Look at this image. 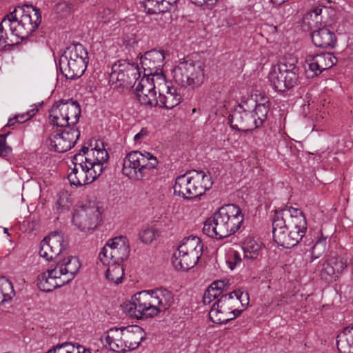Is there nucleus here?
I'll use <instances>...</instances> for the list:
<instances>
[{
    "instance_id": "nucleus-1",
    "label": "nucleus",
    "mask_w": 353,
    "mask_h": 353,
    "mask_svg": "<svg viewBox=\"0 0 353 353\" xmlns=\"http://www.w3.org/2000/svg\"><path fill=\"white\" fill-rule=\"evenodd\" d=\"M41 21L39 9L32 5L16 7L0 23V50L13 46L27 39Z\"/></svg>"
},
{
    "instance_id": "nucleus-2",
    "label": "nucleus",
    "mask_w": 353,
    "mask_h": 353,
    "mask_svg": "<svg viewBox=\"0 0 353 353\" xmlns=\"http://www.w3.org/2000/svg\"><path fill=\"white\" fill-rule=\"evenodd\" d=\"M172 293L163 288L143 290L136 293L124 305V312L131 317L148 319L157 316L174 303Z\"/></svg>"
},
{
    "instance_id": "nucleus-3",
    "label": "nucleus",
    "mask_w": 353,
    "mask_h": 353,
    "mask_svg": "<svg viewBox=\"0 0 353 353\" xmlns=\"http://www.w3.org/2000/svg\"><path fill=\"white\" fill-rule=\"evenodd\" d=\"M243 221V214L239 206L225 205L206 219L203 232L209 237L221 239L238 231Z\"/></svg>"
},
{
    "instance_id": "nucleus-4",
    "label": "nucleus",
    "mask_w": 353,
    "mask_h": 353,
    "mask_svg": "<svg viewBox=\"0 0 353 353\" xmlns=\"http://www.w3.org/2000/svg\"><path fill=\"white\" fill-rule=\"evenodd\" d=\"M81 266L77 257L70 255L65 256L57 261L54 268L48 269L37 276V285L43 292H52L72 281Z\"/></svg>"
},
{
    "instance_id": "nucleus-5",
    "label": "nucleus",
    "mask_w": 353,
    "mask_h": 353,
    "mask_svg": "<svg viewBox=\"0 0 353 353\" xmlns=\"http://www.w3.org/2000/svg\"><path fill=\"white\" fill-rule=\"evenodd\" d=\"M249 294L240 290L221 295L211 307L209 319L214 323L224 324L239 316L243 309L239 305L246 307L249 305Z\"/></svg>"
},
{
    "instance_id": "nucleus-6",
    "label": "nucleus",
    "mask_w": 353,
    "mask_h": 353,
    "mask_svg": "<svg viewBox=\"0 0 353 353\" xmlns=\"http://www.w3.org/2000/svg\"><path fill=\"white\" fill-rule=\"evenodd\" d=\"M213 184L210 174L192 170L177 176L173 187L174 195L184 199L197 198L210 190Z\"/></svg>"
},
{
    "instance_id": "nucleus-7",
    "label": "nucleus",
    "mask_w": 353,
    "mask_h": 353,
    "mask_svg": "<svg viewBox=\"0 0 353 353\" xmlns=\"http://www.w3.org/2000/svg\"><path fill=\"white\" fill-rule=\"evenodd\" d=\"M159 161L152 154L139 151L128 152L123 159L122 173L133 181H141L157 168Z\"/></svg>"
},
{
    "instance_id": "nucleus-8",
    "label": "nucleus",
    "mask_w": 353,
    "mask_h": 353,
    "mask_svg": "<svg viewBox=\"0 0 353 353\" xmlns=\"http://www.w3.org/2000/svg\"><path fill=\"white\" fill-rule=\"evenodd\" d=\"M88 60L86 48L79 43H72L60 57V70L66 79H78L85 72Z\"/></svg>"
},
{
    "instance_id": "nucleus-9",
    "label": "nucleus",
    "mask_w": 353,
    "mask_h": 353,
    "mask_svg": "<svg viewBox=\"0 0 353 353\" xmlns=\"http://www.w3.org/2000/svg\"><path fill=\"white\" fill-rule=\"evenodd\" d=\"M205 64L199 61L180 60L173 70V77L181 87L195 90L205 80Z\"/></svg>"
},
{
    "instance_id": "nucleus-10",
    "label": "nucleus",
    "mask_w": 353,
    "mask_h": 353,
    "mask_svg": "<svg viewBox=\"0 0 353 353\" xmlns=\"http://www.w3.org/2000/svg\"><path fill=\"white\" fill-rule=\"evenodd\" d=\"M81 114V108L77 101L61 99L56 101L49 111L50 123L59 128L76 127Z\"/></svg>"
},
{
    "instance_id": "nucleus-11",
    "label": "nucleus",
    "mask_w": 353,
    "mask_h": 353,
    "mask_svg": "<svg viewBox=\"0 0 353 353\" xmlns=\"http://www.w3.org/2000/svg\"><path fill=\"white\" fill-rule=\"evenodd\" d=\"M72 162L74 168L68 174V179L71 185L81 187L92 183L101 176L98 167L92 168L89 165L81 153H77Z\"/></svg>"
},
{
    "instance_id": "nucleus-12",
    "label": "nucleus",
    "mask_w": 353,
    "mask_h": 353,
    "mask_svg": "<svg viewBox=\"0 0 353 353\" xmlns=\"http://www.w3.org/2000/svg\"><path fill=\"white\" fill-rule=\"evenodd\" d=\"M130 245L125 237L119 236L109 239L99 253L98 259L102 264L121 263L130 254Z\"/></svg>"
},
{
    "instance_id": "nucleus-13",
    "label": "nucleus",
    "mask_w": 353,
    "mask_h": 353,
    "mask_svg": "<svg viewBox=\"0 0 353 353\" xmlns=\"http://www.w3.org/2000/svg\"><path fill=\"white\" fill-rule=\"evenodd\" d=\"M79 137L80 131L77 127L57 128L49 137V146L54 152H65L74 146Z\"/></svg>"
},
{
    "instance_id": "nucleus-14",
    "label": "nucleus",
    "mask_w": 353,
    "mask_h": 353,
    "mask_svg": "<svg viewBox=\"0 0 353 353\" xmlns=\"http://www.w3.org/2000/svg\"><path fill=\"white\" fill-rule=\"evenodd\" d=\"M68 247V241L58 232H52L40 243L39 255L46 261L56 258L62 259V254Z\"/></svg>"
},
{
    "instance_id": "nucleus-15",
    "label": "nucleus",
    "mask_w": 353,
    "mask_h": 353,
    "mask_svg": "<svg viewBox=\"0 0 353 353\" xmlns=\"http://www.w3.org/2000/svg\"><path fill=\"white\" fill-rule=\"evenodd\" d=\"M156 83L159 92L157 106L172 109L181 102L182 96L178 92L177 88L173 86L170 81H168L164 75H158Z\"/></svg>"
},
{
    "instance_id": "nucleus-16",
    "label": "nucleus",
    "mask_w": 353,
    "mask_h": 353,
    "mask_svg": "<svg viewBox=\"0 0 353 353\" xmlns=\"http://www.w3.org/2000/svg\"><path fill=\"white\" fill-rule=\"evenodd\" d=\"M101 212L96 206H80L75 209L72 222L82 232H89L96 228L101 221Z\"/></svg>"
},
{
    "instance_id": "nucleus-17",
    "label": "nucleus",
    "mask_w": 353,
    "mask_h": 353,
    "mask_svg": "<svg viewBox=\"0 0 353 353\" xmlns=\"http://www.w3.org/2000/svg\"><path fill=\"white\" fill-rule=\"evenodd\" d=\"M157 77L143 76L137 83L135 88L136 96L141 104L149 107L158 105L157 97Z\"/></svg>"
},
{
    "instance_id": "nucleus-18",
    "label": "nucleus",
    "mask_w": 353,
    "mask_h": 353,
    "mask_svg": "<svg viewBox=\"0 0 353 353\" xmlns=\"http://www.w3.org/2000/svg\"><path fill=\"white\" fill-rule=\"evenodd\" d=\"M305 62L307 77L313 78L334 65L337 62V59L332 53H321L307 55Z\"/></svg>"
},
{
    "instance_id": "nucleus-19",
    "label": "nucleus",
    "mask_w": 353,
    "mask_h": 353,
    "mask_svg": "<svg viewBox=\"0 0 353 353\" xmlns=\"http://www.w3.org/2000/svg\"><path fill=\"white\" fill-rule=\"evenodd\" d=\"M164 52L161 50H152L146 52L141 58V68L143 69V76L157 77L163 75L162 68L164 65Z\"/></svg>"
},
{
    "instance_id": "nucleus-20",
    "label": "nucleus",
    "mask_w": 353,
    "mask_h": 353,
    "mask_svg": "<svg viewBox=\"0 0 353 353\" xmlns=\"http://www.w3.org/2000/svg\"><path fill=\"white\" fill-rule=\"evenodd\" d=\"M273 221H283L285 226H298L300 230H307V229L306 218L303 211L299 208H293L292 206H286L276 211L274 216Z\"/></svg>"
},
{
    "instance_id": "nucleus-21",
    "label": "nucleus",
    "mask_w": 353,
    "mask_h": 353,
    "mask_svg": "<svg viewBox=\"0 0 353 353\" xmlns=\"http://www.w3.org/2000/svg\"><path fill=\"white\" fill-rule=\"evenodd\" d=\"M230 126L237 131L247 132L257 128L256 120L250 112L243 109L239 105L229 117Z\"/></svg>"
},
{
    "instance_id": "nucleus-22",
    "label": "nucleus",
    "mask_w": 353,
    "mask_h": 353,
    "mask_svg": "<svg viewBox=\"0 0 353 353\" xmlns=\"http://www.w3.org/2000/svg\"><path fill=\"white\" fill-rule=\"evenodd\" d=\"M284 222L274 221L272 222V233L274 241L279 245L284 248H291L296 246L301 241L299 234L291 233L287 231L285 228Z\"/></svg>"
},
{
    "instance_id": "nucleus-23",
    "label": "nucleus",
    "mask_w": 353,
    "mask_h": 353,
    "mask_svg": "<svg viewBox=\"0 0 353 353\" xmlns=\"http://www.w3.org/2000/svg\"><path fill=\"white\" fill-rule=\"evenodd\" d=\"M103 147V143H101ZM79 153L83 154V159L87 161L89 165L92 168L98 167L99 169V174H101L104 170V163H107L109 159V154L108 151L102 148H101L99 145L95 148L89 149L87 146H83Z\"/></svg>"
},
{
    "instance_id": "nucleus-24",
    "label": "nucleus",
    "mask_w": 353,
    "mask_h": 353,
    "mask_svg": "<svg viewBox=\"0 0 353 353\" xmlns=\"http://www.w3.org/2000/svg\"><path fill=\"white\" fill-rule=\"evenodd\" d=\"M347 265V261L338 256L335 252H330L325 256V261L323 264L321 276L325 280H330L336 274L342 273Z\"/></svg>"
},
{
    "instance_id": "nucleus-25",
    "label": "nucleus",
    "mask_w": 353,
    "mask_h": 353,
    "mask_svg": "<svg viewBox=\"0 0 353 353\" xmlns=\"http://www.w3.org/2000/svg\"><path fill=\"white\" fill-rule=\"evenodd\" d=\"M145 337V334L143 330L139 325L123 327L125 352L137 348Z\"/></svg>"
},
{
    "instance_id": "nucleus-26",
    "label": "nucleus",
    "mask_w": 353,
    "mask_h": 353,
    "mask_svg": "<svg viewBox=\"0 0 353 353\" xmlns=\"http://www.w3.org/2000/svg\"><path fill=\"white\" fill-rule=\"evenodd\" d=\"M101 341H105L110 350L114 352L119 353L125 352L123 327L110 328L101 338Z\"/></svg>"
},
{
    "instance_id": "nucleus-27",
    "label": "nucleus",
    "mask_w": 353,
    "mask_h": 353,
    "mask_svg": "<svg viewBox=\"0 0 353 353\" xmlns=\"http://www.w3.org/2000/svg\"><path fill=\"white\" fill-rule=\"evenodd\" d=\"M312 43L321 48H332L336 43V37L333 32L327 28H319L311 33Z\"/></svg>"
},
{
    "instance_id": "nucleus-28",
    "label": "nucleus",
    "mask_w": 353,
    "mask_h": 353,
    "mask_svg": "<svg viewBox=\"0 0 353 353\" xmlns=\"http://www.w3.org/2000/svg\"><path fill=\"white\" fill-rule=\"evenodd\" d=\"M243 259L248 263L259 261L262 257L263 243L252 238H246L242 246Z\"/></svg>"
},
{
    "instance_id": "nucleus-29",
    "label": "nucleus",
    "mask_w": 353,
    "mask_h": 353,
    "mask_svg": "<svg viewBox=\"0 0 353 353\" xmlns=\"http://www.w3.org/2000/svg\"><path fill=\"white\" fill-rule=\"evenodd\" d=\"M183 252L177 249L172 255V263L176 270L187 271L193 268L199 261L201 257H196L194 255V259L190 257L189 252L183 254Z\"/></svg>"
},
{
    "instance_id": "nucleus-30",
    "label": "nucleus",
    "mask_w": 353,
    "mask_h": 353,
    "mask_svg": "<svg viewBox=\"0 0 353 353\" xmlns=\"http://www.w3.org/2000/svg\"><path fill=\"white\" fill-rule=\"evenodd\" d=\"M184 254L189 252L190 257L194 259V255L196 257H201L203 252V244L199 237L190 236L182 240L180 245L178 246Z\"/></svg>"
},
{
    "instance_id": "nucleus-31",
    "label": "nucleus",
    "mask_w": 353,
    "mask_h": 353,
    "mask_svg": "<svg viewBox=\"0 0 353 353\" xmlns=\"http://www.w3.org/2000/svg\"><path fill=\"white\" fill-rule=\"evenodd\" d=\"M336 345L341 353H353V325L345 327L338 334Z\"/></svg>"
},
{
    "instance_id": "nucleus-32",
    "label": "nucleus",
    "mask_w": 353,
    "mask_h": 353,
    "mask_svg": "<svg viewBox=\"0 0 353 353\" xmlns=\"http://www.w3.org/2000/svg\"><path fill=\"white\" fill-rule=\"evenodd\" d=\"M107 266L105 272V278L110 283L119 284L123 281L124 276V270L121 263H114V262L109 264H103Z\"/></svg>"
},
{
    "instance_id": "nucleus-33",
    "label": "nucleus",
    "mask_w": 353,
    "mask_h": 353,
    "mask_svg": "<svg viewBox=\"0 0 353 353\" xmlns=\"http://www.w3.org/2000/svg\"><path fill=\"white\" fill-rule=\"evenodd\" d=\"M124 60L119 61L112 68V72L110 76V81L116 82L118 86L128 87V77L123 70Z\"/></svg>"
},
{
    "instance_id": "nucleus-34",
    "label": "nucleus",
    "mask_w": 353,
    "mask_h": 353,
    "mask_svg": "<svg viewBox=\"0 0 353 353\" xmlns=\"http://www.w3.org/2000/svg\"><path fill=\"white\" fill-rule=\"evenodd\" d=\"M283 74L276 66H273L268 74V79L271 85L277 92H282L287 90Z\"/></svg>"
},
{
    "instance_id": "nucleus-35",
    "label": "nucleus",
    "mask_w": 353,
    "mask_h": 353,
    "mask_svg": "<svg viewBox=\"0 0 353 353\" xmlns=\"http://www.w3.org/2000/svg\"><path fill=\"white\" fill-rule=\"evenodd\" d=\"M46 353H91L90 350L81 345L75 347L71 343L65 342L57 344Z\"/></svg>"
},
{
    "instance_id": "nucleus-36",
    "label": "nucleus",
    "mask_w": 353,
    "mask_h": 353,
    "mask_svg": "<svg viewBox=\"0 0 353 353\" xmlns=\"http://www.w3.org/2000/svg\"><path fill=\"white\" fill-rule=\"evenodd\" d=\"M297 59L292 55L284 56L277 65H275L283 73L299 70L296 66Z\"/></svg>"
},
{
    "instance_id": "nucleus-37",
    "label": "nucleus",
    "mask_w": 353,
    "mask_h": 353,
    "mask_svg": "<svg viewBox=\"0 0 353 353\" xmlns=\"http://www.w3.org/2000/svg\"><path fill=\"white\" fill-rule=\"evenodd\" d=\"M14 295L12 283L8 280L2 281L0 283V305L10 301Z\"/></svg>"
},
{
    "instance_id": "nucleus-38",
    "label": "nucleus",
    "mask_w": 353,
    "mask_h": 353,
    "mask_svg": "<svg viewBox=\"0 0 353 353\" xmlns=\"http://www.w3.org/2000/svg\"><path fill=\"white\" fill-rule=\"evenodd\" d=\"M269 110L270 107L265 103H259L256 105L254 110L252 112V114L253 118L256 120V125H257V128L262 125L263 122L266 120Z\"/></svg>"
},
{
    "instance_id": "nucleus-39",
    "label": "nucleus",
    "mask_w": 353,
    "mask_h": 353,
    "mask_svg": "<svg viewBox=\"0 0 353 353\" xmlns=\"http://www.w3.org/2000/svg\"><path fill=\"white\" fill-rule=\"evenodd\" d=\"M123 70H125L126 74L129 77L128 81L129 86L132 85V84L136 85L138 83L137 81L141 77V72L139 66L124 61Z\"/></svg>"
},
{
    "instance_id": "nucleus-40",
    "label": "nucleus",
    "mask_w": 353,
    "mask_h": 353,
    "mask_svg": "<svg viewBox=\"0 0 353 353\" xmlns=\"http://www.w3.org/2000/svg\"><path fill=\"white\" fill-rule=\"evenodd\" d=\"M139 235L140 240L143 243L149 244L159 236V232L153 226H145L141 229Z\"/></svg>"
},
{
    "instance_id": "nucleus-41",
    "label": "nucleus",
    "mask_w": 353,
    "mask_h": 353,
    "mask_svg": "<svg viewBox=\"0 0 353 353\" xmlns=\"http://www.w3.org/2000/svg\"><path fill=\"white\" fill-rule=\"evenodd\" d=\"M326 236L322 234L312 247L311 252V261L319 258L326 250Z\"/></svg>"
},
{
    "instance_id": "nucleus-42",
    "label": "nucleus",
    "mask_w": 353,
    "mask_h": 353,
    "mask_svg": "<svg viewBox=\"0 0 353 353\" xmlns=\"http://www.w3.org/2000/svg\"><path fill=\"white\" fill-rule=\"evenodd\" d=\"M163 0H146L144 8L148 14H157L166 11V7H162Z\"/></svg>"
},
{
    "instance_id": "nucleus-43",
    "label": "nucleus",
    "mask_w": 353,
    "mask_h": 353,
    "mask_svg": "<svg viewBox=\"0 0 353 353\" xmlns=\"http://www.w3.org/2000/svg\"><path fill=\"white\" fill-rule=\"evenodd\" d=\"M70 201L67 192H61L58 194L57 199L55 203V210L58 212H61L69 209Z\"/></svg>"
},
{
    "instance_id": "nucleus-44",
    "label": "nucleus",
    "mask_w": 353,
    "mask_h": 353,
    "mask_svg": "<svg viewBox=\"0 0 353 353\" xmlns=\"http://www.w3.org/2000/svg\"><path fill=\"white\" fill-rule=\"evenodd\" d=\"M38 111V109L34 108L26 112L21 114L16 115L14 118L10 119L8 122V125H14L16 123H23L26 121L30 119L35 113Z\"/></svg>"
},
{
    "instance_id": "nucleus-45",
    "label": "nucleus",
    "mask_w": 353,
    "mask_h": 353,
    "mask_svg": "<svg viewBox=\"0 0 353 353\" xmlns=\"http://www.w3.org/2000/svg\"><path fill=\"white\" fill-rule=\"evenodd\" d=\"M299 70H295L294 71L285 72L283 74L285 79L284 82L287 87V90L291 89L298 84L299 81Z\"/></svg>"
},
{
    "instance_id": "nucleus-46",
    "label": "nucleus",
    "mask_w": 353,
    "mask_h": 353,
    "mask_svg": "<svg viewBox=\"0 0 353 353\" xmlns=\"http://www.w3.org/2000/svg\"><path fill=\"white\" fill-rule=\"evenodd\" d=\"M72 4L68 1H63L57 3L54 10L56 13L60 14L61 17H65L70 14L72 10Z\"/></svg>"
},
{
    "instance_id": "nucleus-47",
    "label": "nucleus",
    "mask_w": 353,
    "mask_h": 353,
    "mask_svg": "<svg viewBox=\"0 0 353 353\" xmlns=\"http://www.w3.org/2000/svg\"><path fill=\"white\" fill-rule=\"evenodd\" d=\"M279 14L283 19H288L296 13V9L290 3L284 4L278 8Z\"/></svg>"
},
{
    "instance_id": "nucleus-48",
    "label": "nucleus",
    "mask_w": 353,
    "mask_h": 353,
    "mask_svg": "<svg viewBox=\"0 0 353 353\" xmlns=\"http://www.w3.org/2000/svg\"><path fill=\"white\" fill-rule=\"evenodd\" d=\"M9 134H0V157H6L12 152L11 147L6 145V137Z\"/></svg>"
},
{
    "instance_id": "nucleus-49",
    "label": "nucleus",
    "mask_w": 353,
    "mask_h": 353,
    "mask_svg": "<svg viewBox=\"0 0 353 353\" xmlns=\"http://www.w3.org/2000/svg\"><path fill=\"white\" fill-rule=\"evenodd\" d=\"M326 6L323 5V2H321L319 6L314 8L311 12L307 13L304 17V19H308L310 18L314 17V21L317 23L319 21L321 20L320 15L322 13L323 8H325Z\"/></svg>"
},
{
    "instance_id": "nucleus-50",
    "label": "nucleus",
    "mask_w": 353,
    "mask_h": 353,
    "mask_svg": "<svg viewBox=\"0 0 353 353\" xmlns=\"http://www.w3.org/2000/svg\"><path fill=\"white\" fill-rule=\"evenodd\" d=\"M242 259L240 253L237 251H232L229 256L228 263L231 270H234L237 265H240Z\"/></svg>"
},
{
    "instance_id": "nucleus-51",
    "label": "nucleus",
    "mask_w": 353,
    "mask_h": 353,
    "mask_svg": "<svg viewBox=\"0 0 353 353\" xmlns=\"http://www.w3.org/2000/svg\"><path fill=\"white\" fill-rule=\"evenodd\" d=\"M225 288V283L223 281H214L209 287L208 288L212 291V292H214L216 294V295L219 298L221 295H223V291Z\"/></svg>"
},
{
    "instance_id": "nucleus-52",
    "label": "nucleus",
    "mask_w": 353,
    "mask_h": 353,
    "mask_svg": "<svg viewBox=\"0 0 353 353\" xmlns=\"http://www.w3.org/2000/svg\"><path fill=\"white\" fill-rule=\"evenodd\" d=\"M219 297L214 294L212 292V291L208 288V289L204 292L203 296V302L205 305L210 304L213 300L218 299Z\"/></svg>"
},
{
    "instance_id": "nucleus-53",
    "label": "nucleus",
    "mask_w": 353,
    "mask_h": 353,
    "mask_svg": "<svg viewBox=\"0 0 353 353\" xmlns=\"http://www.w3.org/2000/svg\"><path fill=\"white\" fill-rule=\"evenodd\" d=\"M190 1H191V3H192L196 6H199L206 5L208 6L212 7L215 4H216V3L219 0H190Z\"/></svg>"
},
{
    "instance_id": "nucleus-54",
    "label": "nucleus",
    "mask_w": 353,
    "mask_h": 353,
    "mask_svg": "<svg viewBox=\"0 0 353 353\" xmlns=\"http://www.w3.org/2000/svg\"><path fill=\"white\" fill-rule=\"evenodd\" d=\"M287 229V231L290 232L291 233H294L296 234H299V237H301V240L303 239V237L305 236L306 233V230H300L298 228V226H285V227Z\"/></svg>"
},
{
    "instance_id": "nucleus-55",
    "label": "nucleus",
    "mask_w": 353,
    "mask_h": 353,
    "mask_svg": "<svg viewBox=\"0 0 353 353\" xmlns=\"http://www.w3.org/2000/svg\"><path fill=\"white\" fill-rule=\"evenodd\" d=\"M149 134V132L146 128H143L140 130L139 132H138L137 134L134 137V141L135 142H139L141 140L146 138Z\"/></svg>"
},
{
    "instance_id": "nucleus-56",
    "label": "nucleus",
    "mask_w": 353,
    "mask_h": 353,
    "mask_svg": "<svg viewBox=\"0 0 353 353\" xmlns=\"http://www.w3.org/2000/svg\"><path fill=\"white\" fill-rule=\"evenodd\" d=\"M178 0H163L162 7H166V11H168L172 6L176 3Z\"/></svg>"
},
{
    "instance_id": "nucleus-57",
    "label": "nucleus",
    "mask_w": 353,
    "mask_h": 353,
    "mask_svg": "<svg viewBox=\"0 0 353 353\" xmlns=\"http://www.w3.org/2000/svg\"><path fill=\"white\" fill-rule=\"evenodd\" d=\"M288 0H272V3L274 4H277V5H281L282 3H285V1H287Z\"/></svg>"
},
{
    "instance_id": "nucleus-58",
    "label": "nucleus",
    "mask_w": 353,
    "mask_h": 353,
    "mask_svg": "<svg viewBox=\"0 0 353 353\" xmlns=\"http://www.w3.org/2000/svg\"><path fill=\"white\" fill-rule=\"evenodd\" d=\"M4 232H5L6 234H9L8 228H4Z\"/></svg>"
}]
</instances>
